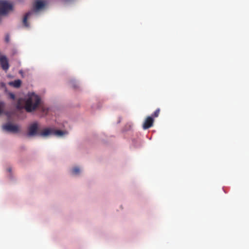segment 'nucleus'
<instances>
[{
    "label": "nucleus",
    "instance_id": "1",
    "mask_svg": "<svg viewBox=\"0 0 249 249\" xmlns=\"http://www.w3.org/2000/svg\"><path fill=\"white\" fill-rule=\"evenodd\" d=\"M40 103V97L35 93H32L29 95L28 99L26 100L24 108L26 111L28 112H32L37 108Z\"/></svg>",
    "mask_w": 249,
    "mask_h": 249
},
{
    "label": "nucleus",
    "instance_id": "2",
    "mask_svg": "<svg viewBox=\"0 0 249 249\" xmlns=\"http://www.w3.org/2000/svg\"><path fill=\"white\" fill-rule=\"evenodd\" d=\"M66 133L65 131L60 130H55L53 128L47 127L44 128L40 132H39L38 136L46 138L52 135L62 136Z\"/></svg>",
    "mask_w": 249,
    "mask_h": 249
},
{
    "label": "nucleus",
    "instance_id": "3",
    "mask_svg": "<svg viewBox=\"0 0 249 249\" xmlns=\"http://www.w3.org/2000/svg\"><path fill=\"white\" fill-rule=\"evenodd\" d=\"M12 9V5L7 1L0 0V15L6 14L9 11Z\"/></svg>",
    "mask_w": 249,
    "mask_h": 249
},
{
    "label": "nucleus",
    "instance_id": "4",
    "mask_svg": "<svg viewBox=\"0 0 249 249\" xmlns=\"http://www.w3.org/2000/svg\"><path fill=\"white\" fill-rule=\"evenodd\" d=\"M38 124L37 122H34L31 124L28 128L27 136L28 137H33L38 135Z\"/></svg>",
    "mask_w": 249,
    "mask_h": 249
},
{
    "label": "nucleus",
    "instance_id": "5",
    "mask_svg": "<svg viewBox=\"0 0 249 249\" xmlns=\"http://www.w3.org/2000/svg\"><path fill=\"white\" fill-rule=\"evenodd\" d=\"M2 129L8 132L18 133L19 131V127L18 125L7 123L2 126Z\"/></svg>",
    "mask_w": 249,
    "mask_h": 249
},
{
    "label": "nucleus",
    "instance_id": "6",
    "mask_svg": "<svg viewBox=\"0 0 249 249\" xmlns=\"http://www.w3.org/2000/svg\"><path fill=\"white\" fill-rule=\"evenodd\" d=\"M0 65L1 68L5 71H7L9 68L8 60L6 56L0 55Z\"/></svg>",
    "mask_w": 249,
    "mask_h": 249
},
{
    "label": "nucleus",
    "instance_id": "7",
    "mask_svg": "<svg viewBox=\"0 0 249 249\" xmlns=\"http://www.w3.org/2000/svg\"><path fill=\"white\" fill-rule=\"evenodd\" d=\"M154 122V118L151 116H148L144 121L142 124V128L143 129H147L153 125Z\"/></svg>",
    "mask_w": 249,
    "mask_h": 249
},
{
    "label": "nucleus",
    "instance_id": "8",
    "mask_svg": "<svg viewBox=\"0 0 249 249\" xmlns=\"http://www.w3.org/2000/svg\"><path fill=\"white\" fill-rule=\"evenodd\" d=\"M46 3L45 1L40 0H37L35 1L34 8V10L36 11H38L42 9H43L45 6L46 5Z\"/></svg>",
    "mask_w": 249,
    "mask_h": 249
},
{
    "label": "nucleus",
    "instance_id": "9",
    "mask_svg": "<svg viewBox=\"0 0 249 249\" xmlns=\"http://www.w3.org/2000/svg\"><path fill=\"white\" fill-rule=\"evenodd\" d=\"M21 84V81L20 80H16L14 81L10 82L9 83V85L12 86L15 88H18L20 87Z\"/></svg>",
    "mask_w": 249,
    "mask_h": 249
},
{
    "label": "nucleus",
    "instance_id": "10",
    "mask_svg": "<svg viewBox=\"0 0 249 249\" xmlns=\"http://www.w3.org/2000/svg\"><path fill=\"white\" fill-rule=\"evenodd\" d=\"M33 13V12L31 11V12H29L28 13H27L24 16V18H23V23L24 24V25L26 27H28L29 26V24L27 22V19L29 17V16Z\"/></svg>",
    "mask_w": 249,
    "mask_h": 249
},
{
    "label": "nucleus",
    "instance_id": "11",
    "mask_svg": "<svg viewBox=\"0 0 249 249\" xmlns=\"http://www.w3.org/2000/svg\"><path fill=\"white\" fill-rule=\"evenodd\" d=\"M160 113V109L157 108L154 112V113L152 115L151 117L153 118L158 117Z\"/></svg>",
    "mask_w": 249,
    "mask_h": 249
},
{
    "label": "nucleus",
    "instance_id": "12",
    "mask_svg": "<svg viewBox=\"0 0 249 249\" xmlns=\"http://www.w3.org/2000/svg\"><path fill=\"white\" fill-rule=\"evenodd\" d=\"M72 172L73 174H74V175L78 174L80 173V169L77 167H74L72 169Z\"/></svg>",
    "mask_w": 249,
    "mask_h": 249
},
{
    "label": "nucleus",
    "instance_id": "13",
    "mask_svg": "<svg viewBox=\"0 0 249 249\" xmlns=\"http://www.w3.org/2000/svg\"><path fill=\"white\" fill-rule=\"evenodd\" d=\"M17 108L18 109H20L22 108V106L21 103V99H19L18 101L17 105Z\"/></svg>",
    "mask_w": 249,
    "mask_h": 249
},
{
    "label": "nucleus",
    "instance_id": "14",
    "mask_svg": "<svg viewBox=\"0 0 249 249\" xmlns=\"http://www.w3.org/2000/svg\"><path fill=\"white\" fill-rule=\"evenodd\" d=\"M4 107V103L3 102H0V115L3 112V109Z\"/></svg>",
    "mask_w": 249,
    "mask_h": 249
},
{
    "label": "nucleus",
    "instance_id": "15",
    "mask_svg": "<svg viewBox=\"0 0 249 249\" xmlns=\"http://www.w3.org/2000/svg\"><path fill=\"white\" fill-rule=\"evenodd\" d=\"M9 95H10V97L12 99H13V100H14V99H15V95H14L13 93H10L9 94Z\"/></svg>",
    "mask_w": 249,
    "mask_h": 249
},
{
    "label": "nucleus",
    "instance_id": "16",
    "mask_svg": "<svg viewBox=\"0 0 249 249\" xmlns=\"http://www.w3.org/2000/svg\"><path fill=\"white\" fill-rule=\"evenodd\" d=\"M5 40L6 42L9 41V36L8 34L6 35Z\"/></svg>",
    "mask_w": 249,
    "mask_h": 249
}]
</instances>
